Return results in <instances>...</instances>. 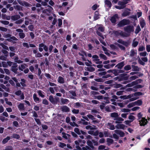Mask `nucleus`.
<instances>
[{
  "mask_svg": "<svg viewBox=\"0 0 150 150\" xmlns=\"http://www.w3.org/2000/svg\"><path fill=\"white\" fill-rule=\"evenodd\" d=\"M3 89H4L6 91H9V89L8 88L6 87L5 85L2 84L0 86Z\"/></svg>",
  "mask_w": 150,
  "mask_h": 150,
  "instance_id": "56",
  "label": "nucleus"
},
{
  "mask_svg": "<svg viewBox=\"0 0 150 150\" xmlns=\"http://www.w3.org/2000/svg\"><path fill=\"white\" fill-rule=\"evenodd\" d=\"M141 30V28L139 25H138L135 30V33L136 34H137L139 33Z\"/></svg>",
  "mask_w": 150,
  "mask_h": 150,
  "instance_id": "50",
  "label": "nucleus"
},
{
  "mask_svg": "<svg viewBox=\"0 0 150 150\" xmlns=\"http://www.w3.org/2000/svg\"><path fill=\"white\" fill-rule=\"evenodd\" d=\"M10 139V137L7 136L6 138L4 139L2 142L3 144H5Z\"/></svg>",
  "mask_w": 150,
  "mask_h": 150,
  "instance_id": "46",
  "label": "nucleus"
},
{
  "mask_svg": "<svg viewBox=\"0 0 150 150\" xmlns=\"http://www.w3.org/2000/svg\"><path fill=\"white\" fill-rule=\"evenodd\" d=\"M82 57V59L83 61H85L86 60L84 57V56L86 57L87 56L86 52L83 49L81 50L80 51V52L78 53Z\"/></svg>",
  "mask_w": 150,
  "mask_h": 150,
  "instance_id": "7",
  "label": "nucleus"
},
{
  "mask_svg": "<svg viewBox=\"0 0 150 150\" xmlns=\"http://www.w3.org/2000/svg\"><path fill=\"white\" fill-rule=\"evenodd\" d=\"M121 33V30H117L114 31H113V34L117 37L120 36V34Z\"/></svg>",
  "mask_w": 150,
  "mask_h": 150,
  "instance_id": "36",
  "label": "nucleus"
},
{
  "mask_svg": "<svg viewBox=\"0 0 150 150\" xmlns=\"http://www.w3.org/2000/svg\"><path fill=\"white\" fill-rule=\"evenodd\" d=\"M139 42L138 41H134V40H133L132 42V46L134 47H137L138 45Z\"/></svg>",
  "mask_w": 150,
  "mask_h": 150,
  "instance_id": "54",
  "label": "nucleus"
},
{
  "mask_svg": "<svg viewBox=\"0 0 150 150\" xmlns=\"http://www.w3.org/2000/svg\"><path fill=\"white\" fill-rule=\"evenodd\" d=\"M120 36L122 37H129V34L126 33L125 32H124L123 31L121 30V33H120Z\"/></svg>",
  "mask_w": 150,
  "mask_h": 150,
  "instance_id": "32",
  "label": "nucleus"
},
{
  "mask_svg": "<svg viewBox=\"0 0 150 150\" xmlns=\"http://www.w3.org/2000/svg\"><path fill=\"white\" fill-rule=\"evenodd\" d=\"M122 86V85L120 84H116L114 85V88H117Z\"/></svg>",
  "mask_w": 150,
  "mask_h": 150,
  "instance_id": "60",
  "label": "nucleus"
},
{
  "mask_svg": "<svg viewBox=\"0 0 150 150\" xmlns=\"http://www.w3.org/2000/svg\"><path fill=\"white\" fill-rule=\"evenodd\" d=\"M48 8L47 9L44 10L43 11V12L44 13H46L48 12V13H50V12L53 10V9L52 7L50 5H48Z\"/></svg>",
  "mask_w": 150,
  "mask_h": 150,
  "instance_id": "21",
  "label": "nucleus"
},
{
  "mask_svg": "<svg viewBox=\"0 0 150 150\" xmlns=\"http://www.w3.org/2000/svg\"><path fill=\"white\" fill-rule=\"evenodd\" d=\"M0 45L5 50H8L9 49L8 47L6 45H5L3 43H0Z\"/></svg>",
  "mask_w": 150,
  "mask_h": 150,
  "instance_id": "59",
  "label": "nucleus"
},
{
  "mask_svg": "<svg viewBox=\"0 0 150 150\" xmlns=\"http://www.w3.org/2000/svg\"><path fill=\"white\" fill-rule=\"evenodd\" d=\"M61 102L62 104H67L69 102V101L66 98H61Z\"/></svg>",
  "mask_w": 150,
  "mask_h": 150,
  "instance_id": "27",
  "label": "nucleus"
},
{
  "mask_svg": "<svg viewBox=\"0 0 150 150\" xmlns=\"http://www.w3.org/2000/svg\"><path fill=\"white\" fill-rule=\"evenodd\" d=\"M81 103L79 102H77L74 104V107L76 108H79L81 106Z\"/></svg>",
  "mask_w": 150,
  "mask_h": 150,
  "instance_id": "48",
  "label": "nucleus"
},
{
  "mask_svg": "<svg viewBox=\"0 0 150 150\" xmlns=\"http://www.w3.org/2000/svg\"><path fill=\"white\" fill-rule=\"evenodd\" d=\"M74 131L76 132L77 135H79L80 138L82 139H84V137L81 134L86 135V133L83 131L80 130L79 128L75 127L74 128Z\"/></svg>",
  "mask_w": 150,
  "mask_h": 150,
  "instance_id": "1",
  "label": "nucleus"
},
{
  "mask_svg": "<svg viewBox=\"0 0 150 150\" xmlns=\"http://www.w3.org/2000/svg\"><path fill=\"white\" fill-rule=\"evenodd\" d=\"M104 31V27L101 25H99V27L97 30L96 33L98 36L101 37L103 38L104 39V38L103 35H102V33L100 32H103Z\"/></svg>",
  "mask_w": 150,
  "mask_h": 150,
  "instance_id": "3",
  "label": "nucleus"
},
{
  "mask_svg": "<svg viewBox=\"0 0 150 150\" xmlns=\"http://www.w3.org/2000/svg\"><path fill=\"white\" fill-rule=\"evenodd\" d=\"M11 137L17 139H18L20 138V136L17 134H13L11 136Z\"/></svg>",
  "mask_w": 150,
  "mask_h": 150,
  "instance_id": "53",
  "label": "nucleus"
},
{
  "mask_svg": "<svg viewBox=\"0 0 150 150\" xmlns=\"http://www.w3.org/2000/svg\"><path fill=\"white\" fill-rule=\"evenodd\" d=\"M127 74H122L120 75L119 76L123 80H127L128 79L129 76H126Z\"/></svg>",
  "mask_w": 150,
  "mask_h": 150,
  "instance_id": "17",
  "label": "nucleus"
},
{
  "mask_svg": "<svg viewBox=\"0 0 150 150\" xmlns=\"http://www.w3.org/2000/svg\"><path fill=\"white\" fill-rule=\"evenodd\" d=\"M114 132L116 134L119 135L120 137H123L125 136L124 133L121 130L116 129L115 130Z\"/></svg>",
  "mask_w": 150,
  "mask_h": 150,
  "instance_id": "14",
  "label": "nucleus"
},
{
  "mask_svg": "<svg viewBox=\"0 0 150 150\" xmlns=\"http://www.w3.org/2000/svg\"><path fill=\"white\" fill-rule=\"evenodd\" d=\"M33 98L34 101L36 103H39L40 101V99L37 96L36 94L34 93L33 96Z\"/></svg>",
  "mask_w": 150,
  "mask_h": 150,
  "instance_id": "34",
  "label": "nucleus"
},
{
  "mask_svg": "<svg viewBox=\"0 0 150 150\" xmlns=\"http://www.w3.org/2000/svg\"><path fill=\"white\" fill-rule=\"evenodd\" d=\"M119 116V115L118 113L116 112L111 113L110 114V117L112 118H114L113 120H115Z\"/></svg>",
  "mask_w": 150,
  "mask_h": 150,
  "instance_id": "15",
  "label": "nucleus"
},
{
  "mask_svg": "<svg viewBox=\"0 0 150 150\" xmlns=\"http://www.w3.org/2000/svg\"><path fill=\"white\" fill-rule=\"evenodd\" d=\"M124 69L125 70L127 71L130 70L131 69V67L130 65L128 64L125 66Z\"/></svg>",
  "mask_w": 150,
  "mask_h": 150,
  "instance_id": "45",
  "label": "nucleus"
},
{
  "mask_svg": "<svg viewBox=\"0 0 150 150\" xmlns=\"http://www.w3.org/2000/svg\"><path fill=\"white\" fill-rule=\"evenodd\" d=\"M18 108L20 110H24L25 109L24 104L22 103H20L18 106Z\"/></svg>",
  "mask_w": 150,
  "mask_h": 150,
  "instance_id": "44",
  "label": "nucleus"
},
{
  "mask_svg": "<svg viewBox=\"0 0 150 150\" xmlns=\"http://www.w3.org/2000/svg\"><path fill=\"white\" fill-rule=\"evenodd\" d=\"M66 146V145L65 144L61 142L59 143V146L61 148H63L64 147Z\"/></svg>",
  "mask_w": 150,
  "mask_h": 150,
  "instance_id": "62",
  "label": "nucleus"
},
{
  "mask_svg": "<svg viewBox=\"0 0 150 150\" xmlns=\"http://www.w3.org/2000/svg\"><path fill=\"white\" fill-rule=\"evenodd\" d=\"M69 92L70 94L72 95L71 96H70V98L71 99H75V98L74 97L76 96V95L75 91H69Z\"/></svg>",
  "mask_w": 150,
  "mask_h": 150,
  "instance_id": "24",
  "label": "nucleus"
},
{
  "mask_svg": "<svg viewBox=\"0 0 150 150\" xmlns=\"http://www.w3.org/2000/svg\"><path fill=\"white\" fill-rule=\"evenodd\" d=\"M118 18V15L115 14L111 17L110 21L112 23H115L116 22V19H117Z\"/></svg>",
  "mask_w": 150,
  "mask_h": 150,
  "instance_id": "13",
  "label": "nucleus"
},
{
  "mask_svg": "<svg viewBox=\"0 0 150 150\" xmlns=\"http://www.w3.org/2000/svg\"><path fill=\"white\" fill-rule=\"evenodd\" d=\"M137 54V50H135L134 49H132L130 52L129 56L131 57H132L136 55Z\"/></svg>",
  "mask_w": 150,
  "mask_h": 150,
  "instance_id": "19",
  "label": "nucleus"
},
{
  "mask_svg": "<svg viewBox=\"0 0 150 150\" xmlns=\"http://www.w3.org/2000/svg\"><path fill=\"white\" fill-rule=\"evenodd\" d=\"M130 9L129 8H127L126 10H125L122 13V16L123 17H125L129 15L130 12L129 11H130Z\"/></svg>",
  "mask_w": 150,
  "mask_h": 150,
  "instance_id": "16",
  "label": "nucleus"
},
{
  "mask_svg": "<svg viewBox=\"0 0 150 150\" xmlns=\"http://www.w3.org/2000/svg\"><path fill=\"white\" fill-rule=\"evenodd\" d=\"M18 3L22 6L30 7L32 6V5L28 2L24 1L21 0H17Z\"/></svg>",
  "mask_w": 150,
  "mask_h": 150,
  "instance_id": "4",
  "label": "nucleus"
},
{
  "mask_svg": "<svg viewBox=\"0 0 150 150\" xmlns=\"http://www.w3.org/2000/svg\"><path fill=\"white\" fill-rule=\"evenodd\" d=\"M127 4V3H125L124 1L122 2L120 1L118 2V5L121 6L123 8H124L126 6V4Z\"/></svg>",
  "mask_w": 150,
  "mask_h": 150,
  "instance_id": "37",
  "label": "nucleus"
},
{
  "mask_svg": "<svg viewBox=\"0 0 150 150\" xmlns=\"http://www.w3.org/2000/svg\"><path fill=\"white\" fill-rule=\"evenodd\" d=\"M124 119L121 117H119V116L116 119L115 121V123L116 124L121 123L122 122H122L124 121Z\"/></svg>",
  "mask_w": 150,
  "mask_h": 150,
  "instance_id": "28",
  "label": "nucleus"
},
{
  "mask_svg": "<svg viewBox=\"0 0 150 150\" xmlns=\"http://www.w3.org/2000/svg\"><path fill=\"white\" fill-rule=\"evenodd\" d=\"M18 35L19 38L21 39H23L25 36V34L23 32L18 33Z\"/></svg>",
  "mask_w": 150,
  "mask_h": 150,
  "instance_id": "47",
  "label": "nucleus"
},
{
  "mask_svg": "<svg viewBox=\"0 0 150 150\" xmlns=\"http://www.w3.org/2000/svg\"><path fill=\"white\" fill-rule=\"evenodd\" d=\"M124 30L127 33H130L134 31V27L132 25H127L124 28Z\"/></svg>",
  "mask_w": 150,
  "mask_h": 150,
  "instance_id": "8",
  "label": "nucleus"
},
{
  "mask_svg": "<svg viewBox=\"0 0 150 150\" xmlns=\"http://www.w3.org/2000/svg\"><path fill=\"white\" fill-rule=\"evenodd\" d=\"M99 14L97 11H96L94 13L93 17V19L94 21L96 20L99 18Z\"/></svg>",
  "mask_w": 150,
  "mask_h": 150,
  "instance_id": "29",
  "label": "nucleus"
},
{
  "mask_svg": "<svg viewBox=\"0 0 150 150\" xmlns=\"http://www.w3.org/2000/svg\"><path fill=\"white\" fill-rule=\"evenodd\" d=\"M26 64L25 63L21 65L18 67L19 69L21 71H23V69L25 68V66H26Z\"/></svg>",
  "mask_w": 150,
  "mask_h": 150,
  "instance_id": "40",
  "label": "nucleus"
},
{
  "mask_svg": "<svg viewBox=\"0 0 150 150\" xmlns=\"http://www.w3.org/2000/svg\"><path fill=\"white\" fill-rule=\"evenodd\" d=\"M134 103L135 105H137L139 106L142 105V101L141 100H138L137 101L134 102Z\"/></svg>",
  "mask_w": 150,
  "mask_h": 150,
  "instance_id": "41",
  "label": "nucleus"
},
{
  "mask_svg": "<svg viewBox=\"0 0 150 150\" xmlns=\"http://www.w3.org/2000/svg\"><path fill=\"white\" fill-rule=\"evenodd\" d=\"M108 128L111 130H113L115 129V127L112 124L108 122L107 124Z\"/></svg>",
  "mask_w": 150,
  "mask_h": 150,
  "instance_id": "20",
  "label": "nucleus"
},
{
  "mask_svg": "<svg viewBox=\"0 0 150 150\" xmlns=\"http://www.w3.org/2000/svg\"><path fill=\"white\" fill-rule=\"evenodd\" d=\"M132 71H139V68L137 66H134V65H132Z\"/></svg>",
  "mask_w": 150,
  "mask_h": 150,
  "instance_id": "38",
  "label": "nucleus"
},
{
  "mask_svg": "<svg viewBox=\"0 0 150 150\" xmlns=\"http://www.w3.org/2000/svg\"><path fill=\"white\" fill-rule=\"evenodd\" d=\"M18 65L16 63H14L11 67V70L15 74L17 73Z\"/></svg>",
  "mask_w": 150,
  "mask_h": 150,
  "instance_id": "10",
  "label": "nucleus"
},
{
  "mask_svg": "<svg viewBox=\"0 0 150 150\" xmlns=\"http://www.w3.org/2000/svg\"><path fill=\"white\" fill-rule=\"evenodd\" d=\"M106 142L107 144L109 146H110L111 144L113 143L114 140L111 138H108L106 139Z\"/></svg>",
  "mask_w": 150,
  "mask_h": 150,
  "instance_id": "30",
  "label": "nucleus"
},
{
  "mask_svg": "<svg viewBox=\"0 0 150 150\" xmlns=\"http://www.w3.org/2000/svg\"><path fill=\"white\" fill-rule=\"evenodd\" d=\"M86 143L88 146H90V147L91 148V149L93 150V149H94V147L93 145L92 141L90 140H88L87 141Z\"/></svg>",
  "mask_w": 150,
  "mask_h": 150,
  "instance_id": "31",
  "label": "nucleus"
},
{
  "mask_svg": "<svg viewBox=\"0 0 150 150\" xmlns=\"http://www.w3.org/2000/svg\"><path fill=\"white\" fill-rule=\"evenodd\" d=\"M125 65L124 62H122L118 64L115 66V67H117V69H121Z\"/></svg>",
  "mask_w": 150,
  "mask_h": 150,
  "instance_id": "22",
  "label": "nucleus"
},
{
  "mask_svg": "<svg viewBox=\"0 0 150 150\" xmlns=\"http://www.w3.org/2000/svg\"><path fill=\"white\" fill-rule=\"evenodd\" d=\"M126 126L123 124H117L115 127L117 129H124L125 127Z\"/></svg>",
  "mask_w": 150,
  "mask_h": 150,
  "instance_id": "18",
  "label": "nucleus"
},
{
  "mask_svg": "<svg viewBox=\"0 0 150 150\" xmlns=\"http://www.w3.org/2000/svg\"><path fill=\"white\" fill-rule=\"evenodd\" d=\"M82 150H93L90 148L89 146H86L85 147L82 148Z\"/></svg>",
  "mask_w": 150,
  "mask_h": 150,
  "instance_id": "64",
  "label": "nucleus"
},
{
  "mask_svg": "<svg viewBox=\"0 0 150 150\" xmlns=\"http://www.w3.org/2000/svg\"><path fill=\"white\" fill-rule=\"evenodd\" d=\"M115 44L116 45H117L119 48H120L121 50L123 51H125V47L124 46L121 45L117 43H116Z\"/></svg>",
  "mask_w": 150,
  "mask_h": 150,
  "instance_id": "39",
  "label": "nucleus"
},
{
  "mask_svg": "<svg viewBox=\"0 0 150 150\" xmlns=\"http://www.w3.org/2000/svg\"><path fill=\"white\" fill-rule=\"evenodd\" d=\"M21 17L20 15H13L11 17V19L13 21H17Z\"/></svg>",
  "mask_w": 150,
  "mask_h": 150,
  "instance_id": "25",
  "label": "nucleus"
},
{
  "mask_svg": "<svg viewBox=\"0 0 150 150\" xmlns=\"http://www.w3.org/2000/svg\"><path fill=\"white\" fill-rule=\"evenodd\" d=\"M49 100L52 104L56 105L59 102V98L57 97H54L53 96L51 95L49 96Z\"/></svg>",
  "mask_w": 150,
  "mask_h": 150,
  "instance_id": "2",
  "label": "nucleus"
},
{
  "mask_svg": "<svg viewBox=\"0 0 150 150\" xmlns=\"http://www.w3.org/2000/svg\"><path fill=\"white\" fill-rule=\"evenodd\" d=\"M110 48L113 50H117L118 47L117 46L113 44H111L110 45Z\"/></svg>",
  "mask_w": 150,
  "mask_h": 150,
  "instance_id": "58",
  "label": "nucleus"
},
{
  "mask_svg": "<svg viewBox=\"0 0 150 150\" xmlns=\"http://www.w3.org/2000/svg\"><path fill=\"white\" fill-rule=\"evenodd\" d=\"M105 4L107 5L110 8L112 4L111 2L108 0H106L105 2Z\"/></svg>",
  "mask_w": 150,
  "mask_h": 150,
  "instance_id": "52",
  "label": "nucleus"
},
{
  "mask_svg": "<svg viewBox=\"0 0 150 150\" xmlns=\"http://www.w3.org/2000/svg\"><path fill=\"white\" fill-rule=\"evenodd\" d=\"M140 126H144L146 125L148 122L147 120L144 117H142V119L139 121Z\"/></svg>",
  "mask_w": 150,
  "mask_h": 150,
  "instance_id": "11",
  "label": "nucleus"
},
{
  "mask_svg": "<svg viewBox=\"0 0 150 150\" xmlns=\"http://www.w3.org/2000/svg\"><path fill=\"white\" fill-rule=\"evenodd\" d=\"M35 56L36 58H40L42 57L43 55L41 53L38 52L36 54H35Z\"/></svg>",
  "mask_w": 150,
  "mask_h": 150,
  "instance_id": "61",
  "label": "nucleus"
},
{
  "mask_svg": "<svg viewBox=\"0 0 150 150\" xmlns=\"http://www.w3.org/2000/svg\"><path fill=\"white\" fill-rule=\"evenodd\" d=\"M93 59V61L95 62L96 64H101L102 63V61H100L99 59L98 56L97 55H94L92 56Z\"/></svg>",
  "mask_w": 150,
  "mask_h": 150,
  "instance_id": "6",
  "label": "nucleus"
},
{
  "mask_svg": "<svg viewBox=\"0 0 150 150\" xmlns=\"http://www.w3.org/2000/svg\"><path fill=\"white\" fill-rule=\"evenodd\" d=\"M12 40L17 41L18 40V39L17 38L14 36H11L9 38H8L6 39V40H7L10 42H12Z\"/></svg>",
  "mask_w": 150,
  "mask_h": 150,
  "instance_id": "35",
  "label": "nucleus"
},
{
  "mask_svg": "<svg viewBox=\"0 0 150 150\" xmlns=\"http://www.w3.org/2000/svg\"><path fill=\"white\" fill-rule=\"evenodd\" d=\"M129 20L126 19H123L119 22L117 24V25L119 27H121L128 25L129 24Z\"/></svg>",
  "mask_w": 150,
  "mask_h": 150,
  "instance_id": "5",
  "label": "nucleus"
},
{
  "mask_svg": "<svg viewBox=\"0 0 150 150\" xmlns=\"http://www.w3.org/2000/svg\"><path fill=\"white\" fill-rule=\"evenodd\" d=\"M91 41L93 43L95 42L96 45H98L100 44L99 42L96 39L92 38L91 39Z\"/></svg>",
  "mask_w": 150,
  "mask_h": 150,
  "instance_id": "43",
  "label": "nucleus"
},
{
  "mask_svg": "<svg viewBox=\"0 0 150 150\" xmlns=\"http://www.w3.org/2000/svg\"><path fill=\"white\" fill-rule=\"evenodd\" d=\"M112 98L110 99V100L111 102H115L116 100H117L118 99V97L116 95H113L112 96Z\"/></svg>",
  "mask_w": 150,
  "mask_h": 150,
  "instance_id": "42",
  "label": "nucleus"
},
{
  "mask_svg": "<svg viewBox=\"0 0 150 150\" xmlns=\"http://www.w3.org/2000/svg\"><path fill=\"white\" fill-rule=\"evenodd\" d=\"M138 78V76H132L129 77V79L130 80L129 81H132L133 80H134L136 79H137Z\"/></svg>",
  "mask_w": 150,
  "mask_h": 150,
  "instance_id": "57",
  "label": "nucleus"
},
{
  "mask_svg": "<svg viewBox=\"0 0 150 150\" xmlns=\"http://www.w3.org/2000/svg\"><path fill=\"white\" fill-rule=\"evenodd\" d=\"M13 8L16 11H22L23 10V7L19 5L14 6Z\"/></svg>",
  "mask_w": 150,
  "mask_h": 150,
  "instance_id": "23",
  "label": "nucleus"
},
{
  "mask_svg": "<svg viewBox=\"0 0 150 150\" xmlns=\"http://www.w3.org/2000/svg\"><path fill=\"white\" fill-rule=\"evenodd\" d=\"M146 24L144 20H142L140 22V25L142 28H143Z\"/></svg>",
  "mask_w": 150,
  "mask_h": 150,
  "instance_id": "63",
  "label": "nucleus"
},
{
  "mask_svg": "<svg viewBox=\"0 0 150 150\" xmlns=\"http://www.w3.org/2000/svg\"><path fill=\"white\" fill-rule=\"evenodd\" d=\"M99 56L100 58L103 59L104 60H106L107 59V58L106 56L104 54H100L99 55Z\"/></svg>",
  "mask_w": 150,
  "mask_h": 150,
  "instance_id": "51",
  "label": "nucleus"
},
{
  "mask_svg": "<svg viewBox=\"0 0 150 150\" xmlns=\"http://www.w3.org/2000/svg\"><path fill=\"white\" fill-rule=\"evenodd\" d=\"M60 109L63 112H68L70 111L69 108L66 105L62 106Z\"/></svg>",
  "mask_w": 150,
  "mask_h": 150,
  "instance_id": "12",
  "label": "nucleus"
},
{
  "mask_svg": "<svg viewBox=\"0 0 150 150\" xmlns=\"http://www.w3.org/2000/svg\"><path fill=\"white\" fill-rule=\"evenodd\" d=\"M57 81L58 82L62 84L64 83V78L61 76H59Z\"/></svg>",
  "mask_w": 150,
  "mask_h": 150,
  "instance_id": "33",
  "label": "nucleus"
},
{
  "mask_svg": "<svg viewBox=\"0 0 150 150\" xmlns=\"http://www.w3.org/2000/svg\"><path fill=\"white\" fill-rule=\"evenodd\" d=\"M23 18H22L21 19L18 20L17 21H16L15 23L16 24H21L23 22Z\"/></svg>",
  "mask_w": 150,
  "mask_h": 150,
  "instance_id": "49",
  "label": "nucleus"
},
{
  "mask_svg": "<svg viewBox=\"0 0 150 150\" xmlns=\"http://www.w3.org/2000/svg\"><path fill=\"white\" fill-rule=\"evenodd\" d=\"M84 69L85 70L88 71L90 72H93L95 70V68L91 67H85Z\"/></svg>",
  "mask_w": 150,
  "mask_h": 150,
  "instance_id": "26",
  "label": "nucleus"
},
{
  "mask_svg": "<svg viewBox=\"0 0 150 150\" xmlns=\"http://www.w3.org/2000/svg\"><path fill=\"white\" fill-rule=\"evenodd\" d=\"M117 41L118 43L123 45L126 47H128L130 45L129 42L124 41L121 39H118Z\"/></svg>",
  "mask_w": 150,
  "mask_h": 150,
  "instance_id": "9",
  "label": "nucleus"
},
{
  "mask_svg": "<svg viewBox=\"0 0 150 150\" xmlns=\"http://www.w3.org/2000/svg\"><path fill=\"white\" fill-rule=\"evenodd\" d=\"M28 29L30 31H33L34 30V27L33 25H29L28 26Z\"/></svg>",
  "mask_w": 150,
  "mask_h": 150,
  "instance_id": "55",
  "label": "nucleus"
}]
</instances>
